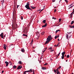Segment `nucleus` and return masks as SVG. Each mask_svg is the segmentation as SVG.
<instances>
[{"instance_id": "f257e3e1", "label": "nucleus", "mask_w": 74, "mask_h": 74, "mask_svg": "<svg viewBox=\"0 0 74 74\" xmlns=\"http://www.w3.org/2000/svg\"><path fill=\"white\" fill-rule=\"evenodd\" d=\"M53 39V38L51 37V36H49L48 37V38H47V40L46 42L45 43V45H46V44H48L49 43V42L51 40Z\"/></svg>"}, {"instance_id": "f03ea898", "label": "nucleus", "mask_w": 74, "mask_h": 74, "mask_svg": "<svg viewBox=\"0 0 74 74\" xmlns=\"http://www.w3.org/2000/svg\"><path fill=\"white\" fill-rule=\"evenodd\" d=\"M17 26V25L15 21H13L12 22V27L13 29H16Z\"/></svg>"}, {"instance_id": "7ed1b4c3", "label": "nucleus", "mask_w": 74, "mask_h": 74, "mask_svg": "<svg viewBox=\"0 0 74 74\" xmlns=\"http://www.w3.org/2000/svg\"><path fill=\"white\" fill-rule=\"evenodd\" d=\"M29 2H27V5L25 6V7L28 10H32V9L30 8L29 7Z\"/></svg>"}, {"instance_id": "20e7f679", "label": "nucleus", "mask_w": 74, "mask_h": 74, "mask_svg": "<svg viewBox=\"0 0 74 74\" xmlns=\"http://www.w3.org/2000/svg\"><path fill=\"white\" fill-rule=\"evenodd\" d=\"M22 68V66H21V65H20V66H19L17 68V70H19V69H21V68Z\"/></svg>"}, {"instance_id": "39448f33", "label": "nucleus", "mask_w": 74, "mask_h": 74, "mask_svg": "<svg viewBox=\"0 0 74 74\" xmlns=\"http://www.w3.org/2000/svg\"><path fill=\"white\" fill-rule=\"evenodd\" d=\"M3 33H1V34L0 36L2 38L4 39V37H3Z\"/></svg>"}, {"instance_id": "423d86ee", "label": "nucleus", "mask_w": 74, "mask_h": 74, "mask_svg": "<svg viewBox=\"0 0 74 74\" xmlns=\"http://www.w3.org/2000/svg\"><path fill=\"white\" fill-rule=\"evenodd\" d=\"M30 70L29 71H25L24 73H23V74H25V73H26L27 72H30Z\"/></svg>"}, {"instance_id": "0eeeda50", "label": "nucleus", "mask_w": 74, "mask_h": 74, "mask_svg": "<svg viewBox=\"0 0 74 74\" xmlns=\"http://www.w3.org/2000/svg\"><path fill=\"white\" fill-rule=\"evenodd\" d=\"M42 70H46L47 69L46 67H42Z\"/></svg>"}, {"instance_id": "6e6552de", "label": "nucleus", "mask_w": 74, "mask_h": 74, "mask_svg": "<svg viewBox=\"0 0 74 74\" xmlns=\"http://www.w3.org/2000/svg\"><path fill=\"white\" fill-rule=\"evenodd\" d=\"M65 54V51H64L62 53V56H64V55Z\"/></svg>"}, {"instance_id": "1a4fd4ad", "label": "nucleus", "mask_w": 74, "mask_h": 74, "mask_svg": "<svg viewBox=\"0 0 74 74\" xmlns=\"http://www.w3.org/2000/svg\"><path fill=\"white\" fill-rule=\"evenodd\" d=\"M47 24L46 23L45 25H43L42 26V27H45L47 26Z\"/></svg>"}, {"instance_id": "9d476101", "label": "nucleus", "mask_w": 74, "mask_h": 74, "mask_svg": "<svg viewBox=\"0 0 74 74\" xmlns=\"http://www.w3.org/2000/svg\"><path fill=\"white\" fill-rule=\"evenodd\" d=\"M5 63L6 64V66H7L8 65V64H9L8 62H5Z\"/></svg>"}, {"instance_id": "9b49d317", "label": "nucleus", "mask_w": 74, "mask_h": 74, "mask_svg": "<svg viewBox=\"0 0 74 74\" xmlns=\"http://www.w3.org/2000/svg\"><path fill=\"white\" fill-rule=\"evenodd\" d=\"M5 46H6V45H4L3 46V48L5 50L6 49V47Z\"/></svg>"}, {"instance_id": "f8f14e48", "label": "nucleus", "mask_w": 74, "mask_h": 74, "mask_svg": "<svg viewBox=\"0 0 74 74\" xmlns=\"http://www.w3.org/2000/svg\"><path fill=\"white\" fill-rule=\"evenodd\" d=\"M31 8H32V9H34L36 8L35 7H33L32 6H31Z\"/></svg>"}, {"instance_id": "ddd939ff", "label": "nucleus", "mask_w": 74, "mask_h": 74, "mask_svg": "<svg viewBox=\"0 0 74 74\" xmlns=\"http://www.w3.org/2000/svg\"><path fill=\"white\" fill-rule=\"evenodd\" d=\"M21 51L22 52H24L25 51V50L24 49H21Z\"/></svg>"}, {"instance_id": "4468645a", "label": "nucleus", "mask_w": 74, "mask_h": 74, "mask_svg": "<svg viewBox=\"0 0 74 74\" xmlns=\"http://www.w3.org/2000/svg\"><path fill=\"white\" fill-rule=\"evenodd\" d=\"M16 67H17V66H14L13 67V69H16Z\"/></svg>"}, {"instance_id": "2eb2a0df", "label": "nucleus", "mask_w": 74, "mask_h": 74, "mask_svg": "<svg viewBox=\"0 0 74 74\" xmlns=\"http://www.w3.org/2000/svg\"><path fill=\"white\" fill-rule=\"evenodd\" d=\"M43 23H46V20H43Z\"/></svg>"}, {"instance_id": "dca6fc26", "label": "nucleus", "mask_w": 74, "mask_h": 74, "mask_svg": "<svg viewBox=\"0 0 74 74\" xmlns=\"http://www.w3.org/2000/svg\"><path fill=\"white\" fill-rule=\"evenodd\" d=\"M74 23V21H71V25H72V24H73Z\"/></svg>"}, {"instance_id": "f3484780", "label": "nucleus", "mask_w": 74, "mask_h": 74, "mask_svg": "<svg viewBox=\"0 0 74 74\" xmlns=\"http://www.w3.org/2000/svg\"><path fill=\"white\" fill-rule=\"evenodd\" d=\"M45 33V32H42L41 34V35H43Z\"/></svg>"}, {"instance_id": "a211bd4d", "label": "nucleus", "mask_w": 74, "mask_h": 74, "mask_svg": "<svg viewBox=\"0 0 74 74\" xmlns=\"http://www.w3.org/2000/svg\"><path fill=\"white\" fill-rule=\"evenodd\" d=\"M64 56H61V59H64Z\"/></svg>"}, {"instance_id": "6ab92c4d", "label": "nucleus", "mask_w": 74, "mask_h": 74, "mask_svg": "<svg viewBox=\"0 0 74 74\" xmlns=\"http://www.w3.org/2000/svg\"><path fill=\"white\" fill-rule=\"evenodd\" d=\"M66 38H67V39H68L69 37L68 34H67V35H66Z\"/></svg>"}, {"instance_id": "aec40b11", "label": "nucleus", "mask_w": 74, "mask_h": 74, "mask_svg": "<svg viewBox=\"0 0 74 74\" xmlns=\"http://www.w3.org/2000/svg\"><path fill=\"white\" fill-rule=\"evenodd\" d=\"M73 14H70V18H72V15H73Z\"/></svg>"}, {"instance_id": "412c9836", "label": "nucleus", "mask_w": 74, "mask_h": 74, "mask_svg": "<svg viewBox=\"0 0 74 74\" xmlns=\"http://www.w3.org/2000/svg\"><path fill=\"white\" fill-rule=\"evenodd\" d=\"M74 14V9H73V12L71 13V14Z\"/></svg>"}, {"instance_id": "4be33fe9", "label": "nucleus", "mask_w": 74, "mask_h": 74, "mask_svg": "<svg viewBox=\"0 0 74 74\" xmlns=\"http://www.w3.org/2000/svg\"><path fill=\"white\" fill-rule=\"evenodd\" d=\"M23 36H26L27 37L28 36H27V35H25V34H23Z\"/></svg>"}, {"instance_id": "5701e85b", "label": "nucleus", "mask_w": 74, "mask_h": 74, "mask_svg": "<svg viewBox=\"0 0 74 74\" xmlns=\"http://www.w3.org/2000/svg\"><path fill=\"white\" fill-rule=\"evenodd\" d=\"M58 31H60V30L58 29V30H57L56 31V33L58 32Z\"/></svg>"}, {"instance_id": "b1692460", "label": "nucleus", "mask_w": 74, "mask_h": 74, "mask_svg": "<svg viewBox=\"0 0 74 74\" xmlns=\"http://www.w3.org/2000/svg\"><path fill=\"white\" fill-rule=\"evenodd\" d=\"M59 44H60V43H58L57 44V45L56 46V47H57V46H58V47L59 45Z\"/></svg>"}, {"instance_id": "393cba45", "label": "nucleus", "mask_w": 74, "mask_h": 74, "mask_svg": "<svg viewBox=\"0 0 74 74\" xmlns=\"http://www.w3.org/2000/svg\"><path fill=\"white\" fill-rule=\"evenodd\" d=\"M21 63H21V61H19V62H18V64H21Z\"/></svg>"}, {"instance_id": "a878e982", "label": "nucleus", "mask_w": 74, "mask_h": 74, "mask_svg": "<svg viewBox=\"0 0 74 74\" xmlns=\"http://www.w3.org/2000/svg\"><path fill=\"white\" fill-rule=\"evenodd\" d=\"M57 74H60V73L59 72V71L57 72Z\"/></svg>"}, {"instance_id": "bb28decb", "label": "nucleus", "mask_w": 74, "mask_h": 74, "mask_svg": "<svg viewBox=\"0 0 74 74\" xmlns=\"http://www.w3.org/2000/svg\"><path fill=\"white\" fill-rule=\"evenodd\" d=\"M9 63H10V65H11L12 64V63L11 61H10Z\"/></svg>"}, {"instance_id": "cd10ccee", "label": "nucleus", "mask_w": 74, "mask_h": 74, "mask_svg": "<svg viewBox=\"0 0 74 74\" xmlns=\"http://www.w3.org/2000/svg\"><path fill=\"white\" fill-rule=\"evenodd\" d=\"M62 19L60 18L59 19V22H60L61 21Z\"/></svg>"}, {"instance_id": "c85d7f7f", "label": "nucleus", "mask_w": 74, "mask_h": 74, "mask_svg": "<svg viewBox=\"0 0 74 74\" xmlns=\"http://www.w3.org/2000/svg\"><path fill=\"white\" fill-rule=\"evenodd\" d=\"M61 66H59V67L57 69H61Z\"/></svg>"}, {"instance_id": "c756f323", "label": "nucleus", "mask_w": 74, "mask_h": 74, "mask_svg": "<svg viewBox=\"0 0 74 74\" xmlns=\"http://www.w3.org/2000/svg\"><path fill=\"white\" fill-rule=\"evenodd\" d=\"M45 51H46V49H45V50L43 51L42 53H44V52Z\"/></svg>"}, {"instance_id": "7c9ffc66", "label": "nucleus", "mask_w": 74, "mask_h": 74, "mask_svg": "<svg viewBox=\"0 0 74 74\" xmlns=\"http://www.w3.org/2000/svg\"><path fill=\"white\" fill-rule=\"evenodd\" d=\"M54 71L55 73H56V72H57L56 71V70L55 69H54Z\"/></svg>"}, {"instance_id": "2f4dec72", "label": "nucleus", "mask_w": 74, "mask_h": 74, "mask_svg": "<svg viewBox=\"0 0 74 74\" xmlns=\"http://www.w3.org/2000/svg\"><path fill=\"white\" fill-rule=\"evenodd\" d=\"M69 55H67V58H69Z\"/></svg>"}, {"instance_id": "473e14b6", "label": "nucleus", "mask_w": 74, "mask_h": 74, "mask_svg": "<svg viewBox=\"0 0 74 74\" xmlns=\"http://www.w3.org/2000/svg\"><path fill=\"white\" fill-rule=\"evenodd\" d=\"M73 6H71V7H70L69 8V9L70 8H71L73 7Z\"/></svg>"}, {"instance_id": "72a5a7b5", "label": "nucleus", "mask_w": 74, "mask_h": 74, "mask_svg": "<svg viewBox=\"0 0 74 74\" xmlns=\"http://www.w3.org/2000/svg\"><path fill=\"white\" fill-rule=\"evenodd\" d=\"M56 72H59V71L58 70V69H57L56 70Z\"/></svg>"}, {"instance_id": "f704fd0d", "label": "nucleus", "mask_w": 74, "mask_h": 74, "mask_svg": "<svg viewBox=\"0 0 74 74\" xmlns=\"http://www.w3.org/2000/svg\"><path fill=\"white\" fill-rule=\"evenodd\" d=\"M52 19H54V20H56V18H55V17H53Z\"/></svg>"}, {"instance_id": "c9c22d12", "label": "nucleus", "mask_w": 74, "mask_h": 74, "mask_svg": "<svg viewBox=\"0 0 74 74\" xmlns=\"http://www.w3.org/2000/svg\"><path fill=\"white\" fill-rule=\"evenodd\" d=\"M53 49H51V51H50V52H53Z\"/></svg>"}, {"instance_id": "e433bc0d", "label": "nucleus", "mask_w": 74, "mask_h": 74, "mask_svg": "<svg viewBox=\"0 0 74 74\" xmlns=\"http://www.w3.org/2000/svg\"><path fill=\"white\" fill-rule=\"evenodd\" d=\"M21 20H23V17L22 16H21Z\"/></svg>"}, {"instance_id": "4c0bfd02", "label": "nucleus", "mask_w": 74, "mask_h": 74, "mask_svg": "<svg viewBox=\"0 0 74 74\" xmlns=\"http://www.w3.org/2000/svg\"><path fill=\"white\" fill-rule=\"evenodd\" d=\"M60 53H59V54H58V55L57 56H58V57L59 56V55H60Z\"/></svg>"}, {"instance_id": "58836bf2", "label": "nucleus", "mask_w": 74, "mask_h": 74, "mask_svg": "<svg viewBox=\"0 0 74 74\" xmlns=\"http://www.w3.org/2000/svg\"><path fill=\"white\" fill-rule=\"evenodd\" d=\"M52 1H53V2H54L55 1V0H52Z\"/></svg>"}, {"instance_id": "ea45409f", "label": "nucleus", "mask_w": 74, "mask_h": 74, "mask_svg": "<svg viewBox=\"0 0 74 74\" xmlns=\"http://www.w3.org/2000/svg\"><path fill=\"white\" fill-rule=\"evenodd\" d=\"M73 4H71L70 5H69L68 6V7H70Z\"/></svg>"}, {"instance_id": "a19ab883", "label": "nucleus", "mask_w": 74, "mask_h": 74, "mask_svg": "<svg viewBox=\"0 0 74 74\" xmlns=\"http://www.w3.org/2000/svg\"><path fill=\"white\" fill-rule=\"evenodd\" d=\"M48 64L47 63H46L45 64H44V65H47Z\"/></svg>"}, {"instance_id": "79ce46f5", "label": "nucleus", "mask_w": 74, "mask_h": 74, "mask_svg": "<svg viewBox=\"0 0 74 74\" xmlns=\"http://www.w3.org/2000/svg\"><path fill=\"white\" fill-rule=\"evenodd\" d=\"M30 71L32 72H33V71H32V69H31L30 70Z\"/></svg>"}, {"instance_id": "37998d69", "label": "nucleus", "mask_w": 74, "mask_h": 74, "mask_svg": "<svg viewBox=\"0 0 74 74\" xmlns=\"http://www.w3.org/2000/svg\"><path fill=\"white\" fill-rule=\"evenodd\" d=\"M65 1L66 2H68V1L67 0H65Z\"/></svg>"}, {"instance_id": "c03bdc74", "label": "nucleus", "mask_w": 74, "mask_h": 74, "mask_svg": "<svg viewBox=\"0 0 74 74\" xmlns=\"http://www.w3.org/2000/svg\"><path fill=\"white\" fill-rule=\"evenodd\" d=\"M52 49V47H50V48H49V49H48L49 50V49Z\"/></svg>"}, {"instance_id": "a18cd8bd", "label": "nucleus", "mask_w": 74, "mask_h": 74, "mask_svg": "<svg viewBox=\"0 0 74 74\" xmlns=\"http://www.w3.org/2000/svg\"><path fill=\"white\" fill-rule=\"evenodd\" d=\"M19 6V5H18L17 6V8H18V7Z\"/></svg>"}, {"instance_id": "49530a36", "label": "nucleus", "mask_w": 74, "mask_h": 74, "mask_svg": "<svg viewBox=\"0 0 74 74\" xmlns=\"http://www.w3.org/2000/svg\"><path fill=\"white\" fill-rule=\"evenodd\" d=\"M56 9H55L54 10V12H56Z\"/></svg>"}, {"instance_id": "de8ad7c7", "label": "nucleus", "mask_w": 74, "mask_h": 74, "mask_svg": "<svg viewBox=\"0 0 74 74\" xmlns=\"http://www.w3.org/2000/svg\"><path fill=\"white\" fill-rule=\"evenodd\" d=\"M59 37V35H58L57 36V38H58Z\"/></svg>"}, {"instance_id": "09e8293b", "label": "nucleus", "mask_w": 74, "mask_h": 74, "mask_svg": "<svg viewBox=\"0 0 74 74\" xmlns=\"http://www.w3.org/2000/svg\"><path fill=\"white\" fill-rule=\"evenodd\" d=\"M71 36H72V35H71V36H70L69 37V38H70L71 37Z\"/></svg>"}, {"instance_id": "8fccbe9b", "label": "nucleus", "mask_w": 74, "mask_h": 74, "mask_svg": "<svg viewBox=\"0 0 74 74\" xmlns=\"http://www.w3.org/2000/svg\"><path fill=\"white\" fill-rule=\"evenodd\" d=\"M39 36H38V37H37V39H38L39 38Z\"/></svg>"}, {"instance_id": "3c124183", "label": "nucleus", "mask_w": 74, "mask_h": 74, "mask_svg": "<svg viewBox=\"0 0 74 74\" xmlns=\"http://www.w3.org/2000/svg\"><path fill=\"white\" fill-rule=\"evenodd\" d=\"M4 72V71H2V73H3Z\"/></svg>"}, {"instance_id": "603ef678", "label": "nucleus", "mask_w": 74, "mask_h": 74, "mask_svg": "<svg viewBox=\"0 0 74 74\" xmlns=\"http://www.w3.org/2000/svg\"><path fill=\"white\" fill-rule=\"evenodd\" d=\"M57 36H56L55 37V39H56L57 38Z\"/></svg>"}, {"instance_id": "864d4df0", "label": "nucleus", "mask_w": 74, "mask_h": 74, "mask_svg": "<svg viewBox=\"0 0 74 74\" xmlns=\"http://www.w3.org/2000/svg\"><path fill=\"white\" fill-rule=\"evenodd\" d=\"M58 57V56H57V57H56V59H57Z\"/></svg>"}, {"instance_id": "5fc2aeb1", "label": "nucleus", "mask_w": 74, "mask_h": 74, "mask_svg": "<svg viewBox=\"0 0 74 74\" xmlns=\"http://www.w3.org/2000/svg\"><path fill=\"white\" fill-rule=\"evenodd\" d=\"M71 33V32H70L69 33L67 32V33H68V34H70V33Z\"/></svg>"}, {"instance_id": "6e6d98bb", "label": "nucleus", "mask_w": 74, "mask_h": 74, "mask_svg": "<svg viewBox=\"0 0 74 74\" xmlns=\"http://www.w3.org/2000/svg\"><path fill=\"white\" fill-rule=\"evenodd\" d=\"M43 10H44V9H42V10H40V11L41 12V11H42Z\"/></svg>"}, {"instance_id": "4d7b16f0", "label": "nucleus", "mask_w": 74, "mask_h": 74, "mask_svg": "<svg viewBox=\"0 0 74 74\" xmlns=\"http://www.w3.org/2000/svg\"><path fill=\"white\" fill-rule=\"evenodd\" d=\"M12 47V45H10V46H9V47Z\"/></svg>"}, {"instance_id": "13d9d810", "label": "nucleus", "mask_w": 74, "mask_h": 74, "mask_svg": "<svg viewBox=\"0 0 74 74\" xmlns=\"http://www.w3.org/2000/svg\"><path fill=\"white\" fill-rule=\"evenodd\" d=\"M33 40H32V42L31 43V44H32V42H33Z\"/></svg>"}, {"instance_id": "bf43d9fd", "label": "nucleus", "mask_w": 74, "mask_h": 74, "mask_svg": "<svg viewBox=\"0 0 74 74\" xmlns=\"http://www.w3.org/2000/svg\"><path fill=\"white\" fill-rule=\"evenodd\" d=\"M66 55H65L64 57H66Z\"/></svg>"}, {"instance_id": "052dcab7", "label": "nucleus", "mask_w": 74, "mask_h": 74, "mask_svg": "<svg viewBox=\"0 0 74 74\" xmlns=\"http://www.w3.org/2000/svg\"><path fill=\"white\" fill-rule=\"evenodd\" d=\"M47 49V47H46V48H45V49Z\"/></svg>"}, {"instance_id": "680f3d73", "label": "nucleus", "mask_w": 74, "mask_h": 74, "mask_svg": "<svg viewBox=\"0 0 74 74\" xmlns=\"http://www.w3.org/2000/svg\"><path fill=\"white\" fill-rule=\"evenodd\" d=\"M34 71L33 70V73H34Z\"/></svg>"}, {"instance_id": "e2e57ef3", "label": "nucleus", "mask_w": 74, "mask_h": 74, "mask_svg": "<svg viewBox=\"0 0 74 74\" xmlns=\"http://www.w3.org/2000/svg\"><path fill=\"white\" fill-rule=\"evenodd\" d=\"M61 1V0H60V1L59 3L60 2V1Z\"/></svg>"}, {"instance_id": "0e129e2a", "label": "nucleus", "mask_w": 74, "mask_h": 74, "mask_svg": "<svg viewBox=\"0 0 74 74\" xmlns=\"http://www.w3.org/2000/svg\"><path fill=\"white\" fill-rule=\"evenodd\" d=\"M58 40L59 41H60L59 39H58Z\"/></svg>"}, {"instance_id": "69168bd1", "label": "nucleus", "mask_w": 74, "mask_h": 74, "mask_svg": "<svg viewBox=\"0 0 74 74\" xmlns=\"http://www.w3.org/2000/svg\"><path fill=\"white\" fill-rule=\"evenodd\" d=\"M33 74H34V72H33Z\"/></svg>"}, {"instance_id": "338daca9", "label": "nucleus", "mask_w": 74, "mask_h": 74, "mask_svg": "<svg viewBox=\"0 0 74 74\" xmlns=\"http://www.w3.org/2000/svg\"><path fill=\"white\" fill-rule=\"evenodd\" d=\"M41 10H38V11H40Z\"/></svg>"}, {"instance_id": "774afa93", "label": "nucleus", "mask_w": 74, "mask_h": 74, "mask_svg": "<svg viewBox=\"0 0 74 74\" xmlns=\"http://www.w3.org/2000/svg\"><path fill=\"white\" fill-rule=\"evenodd\" d=\"M72 74H74V73H72Z\"/></svg>"}]
</instances>
